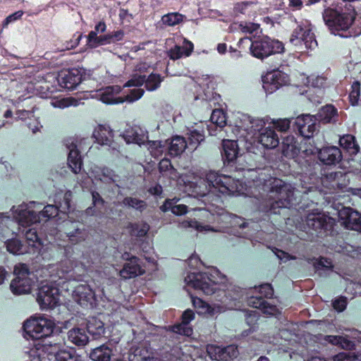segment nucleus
I'll return each instance as SVG.
<instances>
[{"label":"nucleus","instance_id":"f257e3e1","mask_svg":"<svg viewBox=\"0 0 361 361\" xmlns=\"http://www.w3.org/2000/svg\"><path fill=\"white\" fill-rule=\"evenodd\" d=\"M67 236L71 245H51L47 251L42 253V258L47 257V253L49 252V258L51 263L42 267L35 271V274L30 271L29 267L25 263H18L15 265L13 274L16 276L10 284V288L14 295H22L30 293L35 281L34 278H47L51 276L49 269H52L55 264H64L67 269H71L77 264V260L82 252L76 245L83 242L87 238L88 233L84 228H80L78 226L71 231L67 232Z\"/></svg>","mask_w":361,"mask_h":361},{"label":"nucleus","instance_id":"f03ea898","mask_svg":"<svg viewBox=\"0 0 361 361\" xmlns=\"http://www.w3.org/2000/svg\"><path fill=\"white\" fill-rule=\"evenodd\" d=\"M206 181L209 187L207 192H197L206 209L210 212L221 209L224 200L221 195H231L238 192L239 180L232 175H224L215 171L206 174Z\"/></svg>","mask_w":361,"mask_h":361},{"label":"nucleus","instance_id":"7ed1b4c3","mask_svg":"<svg viewBox=\"0 0 361 361\" xmlns=\"http://www.w3.org/2000/svg\"><path fill=\"white\" fill-rule=\"evenodd\" d=\"M257 181L262 190L267 192L270 199L274 200V202L270 204V213L280 214L279 209H289L299 204L295 195L294 188L281 179L260 173Z\"/></svg>","mask_w":361,"mask_h":361},{"label":"nucleus","instance_id":"20e7f679","mask_svg":"<svg viewBox=\"0 0 361 361\" xmlns=\"http://www.w3.org/2000/svg\"><path fill=\"white\" fill-rule=\"evenodd\" d=\"M195 312L190 309H187L180 317V322L169 326L168 329L171 334L162 338L164 345L161 348L163 353L166 354L165 357L169 360H173L181 357L183 351L178 336L188 337L193 334V329L190 322L195 319Z\"/></svg>","mask_w":361,"mask_h":361},{"label":"nucleus","instance_id":"39448f33","mask_svg":"<svg viewBox=\"0 0 361 361\" xmlns=\"http://www.w3.org/2000/svg\"><path fill=\"white\" fill-rule=\"evenodd\" d=\"M34 207L37 210L42 207V204L30 202L29 204H23L19 205L16 209L13 206L12 207L13 217L22 226H29L33 224L39 222L43 218L47 219L56 216L60 210L57 204H47L44 206L42 211L37 212L30 209Z\"/></svg>","mask_w":361,"mask_h":361},{"label":"nucleus","instance_id":"423d86ee","mask_svg":"<svg viewBox=\"0 0 361 361\" xmlns=\"http://www.w3.org/2000/svg\"><path fill=\"white\" fill-rule=\"evenodd\" d=\"M55 327L53 321L44 317L27 319L23 326L25 334L32 340L42 341V345L44 348L56 345L55 341L51 340Z\"/></svg>","mask_w":361,"mask_h":361},{"label":"nucleus","instance_id":"0eeeda50","mask_svg":"<svg viewBox=\"0 0 361 361\" xmlns=\"http://www.w3.org/2000/svg\"><path fill=\"white\" fill-rule=\"evenodd\" d=\"M241 44L245 43L250 47V54L258 59L263 60L276 54L283 53L284 44L282 42L266 36L256 40L250 37H243Z\"/></svg>","mask_w":361,"mask_h":361},{"label":"nucleus","instance_id":"6e6552de","mask_svg":"<svg viewBox=\"0 0 361 361\" xmlns=\"http://www.w3.org/2000/svg\"><path fill=\"white\" fill-rule=\"evenodd\" d=\"M219 271L217 269L208 272L191 273L188 275V283L195 289L201 290L208 295L215 293L219 290L218 276Z\"/></svg>","mask_w":361,"mask_h":361},{"label":"nucleus","instance_id":"1a4fd4ad","mask_svg":"<svg viewBox=\"0 0 361 361\" xmlns=\"http://www.w3.org/2000/svg\"><path fill=\"white\" fill-rule=\"evenodd\" d=\"M238 155L239 147L238 142L232 140H224L221 157L226 171L232 173L245 169V165L238 164Z\"/></svg>","mask_w":361,"mask_h":361},{"label":"nucleus","instance_id":"9d476101","mask_svg":"<svg viewBox=\"0 0 361 361\" xmlns=\"http://www.w3.org/2000/svg\"><path fill=\"white\" fill-rule=\"evenodd\" d=\"M305 224L310 230L316 233L317 237L328 235L335 225L333 218L324 213H309L305 218Z\"/></svg>","mask_w":361,"mask_h":361},{"label":"nucleus","instance_id":"9b49d317","mask_svg":"<svg viewBox=\"0 0 361 361\" xmlns=\"http://www.w3.org/2000/svg\"><path fill=\"white\" fill-rule=\"evenodd\" d=\"M289 42L296 47L301 48L302 45H305L307 49H313L317 46V42L310 24L300 23L293 30Z\"/></svg>","mask_w":361,"mask_h":361},{"label":"nucleus","instance_id":"f8f14e48","mask_svg":"<svg viewBox=\"0 0 361 361\" xmlns=\"http://www.w3.org/2000/svg\"><path fill=\"white\" fill-rule=\"evenodd\" d=\"M316 126L314 116L309 114L301 115L293 119L292 131L296 135L310 140L313 136Z\"/></svg>","mask_w":361,"mask_h":361},{"label":"nucleus","instance_id":"ddd939ff","mask_svg":"<svg viewBox=\"0 0 361 361\" xmlns=\"http://www.w3.org/2000/svg\"><path fill=\"white\" fill-rule=\"evenodd\" d=\"M37 301L42 310L53 309L59 303V290L52 285H43L38 289Z\"/></svg>","mask_w":361,"mask_h":361},{"label":"nucleus","instance_id":"4468645a","mask_svg":"<svg viewBox=\"0 0 361 361\" xmlns=\"http://www.w3.org/2000/svg\"><path fill=\"white\" fill-rule=\"evenodd\" d=\"M85 73L82 69L72 68L61 71L57 78L59 85L68 90H73L84 80Z\"/></svg>","mask_w":361,"mask_h":361},{"label":"nucleus","instance_id":"2eb2a0df","mask_svg":"<svg viewBox=\"0 0 361 361\" xmlns=\"http://www.w3.org/2000/svg\"><path fill=\"white\" fill-rule=\"evenodd\" d=\"M122 257L126 261L119 272L122 279H130L145 274V271L141 266V259L139 257L127 252L122 255Z\"/></svg>","mask_w":361,"mask_h":361},{"label":"nucleus","instance_id":"dca6fc26","mask_svg":"<svg viewBox=\"0 0 361 361\" xmlns=\"http://www.w3.org/2000/svg\"><path fill=\"white\" fill-rule=\"evenodd\" d=\"M338 218L345 227L361 233V213L351 207L341 206L337 208Z\"/></svg>","mask_w":361,"mask_h":361},{"label":"nucleus","instance_id":"f3484780","mask_svg":"<svg viewBox=\"0 0 361 361\" xmlns=\"http://www.w3.org/2000/svg\"><path fill=\"white\" fill-rule=\"evenodd\" d=\"M74 300L83 307H92L95 302V295L88 285L80 284L73 290Z\"/></svg>","mask_w":361,"mask_h":361},{"label":"nucleus","instance_id":"a211bd4d","mask_svg":"<svg viewBox=\"0 0 361 361\" xmlns=\"http://www.w3.org/2000/svg\"><path fill=\"white\" fill-rule=\"evenodd\" d=\"M259 131L258 142L266 149H274L279 144V138L275 130L270 127L264 129L255 128Z\"/></svg>","mask_w":361,"mask_h":361},{"label":"nucleus","instance_id":"6ab92c4d","mask_svg":"<svg viewBox=\"0 0 361 361\" xmlns=\"http://www.w3.org/2000/svg\"><path fill=\"white\" fill-rule=\"evenodd\" d=\"M286 78L287 76L281 71L269 73L264 80L263 87L267 92L272 93L286 83Z\"/></svg>","mask_w":361,"mask_h":361},{"label":"nucleus","instance_id":"aec40b11","mask_svg":"<svg viewBox=\"0 0 361 361\" xmlns=\"http://www.w3.org/2000/svg\"><path fill=\"white\" fill-rule=\"evenodd\" d=\"M343 155L341 149L334 146L326 147L320 149L319 159L325 165H336L342 159Z\"/></svg>","mask_w":361,"mask_h":361},{"label":"nucleus","instance_id":"412c9836","mask_svg":"<svg viewBox=\"0 0 361 361\" xmlns=\"http://www.w3.org/2000/svg\"><path fill=\"white\" fill-rule=\"evenodd\" d=\"M345 173L341 171L331 172L322 179L323 185L330 190H343L346 187Z\"/></svg>","mask_w":361,"mask_h":361},{"label":"nucleus","instance_id":"4be33fe9","mask_svg":"<svg viewBox=\"0 0 361 361\" xmlns=\"http://www.w3.org/2000/svg\"><path fill=\"white\" fill-rule=\"evenodd\" d=\"M121 90L119 85L107 86L98 94L99 99L106 104H121L124 102V99H122V97L118 96Z\"/></svg>","mask_w":361,"mask_h":361},{"label":"nucleus","instance_id":"5701e85b","mask_svg":"<svg viewBox=\"0 0 361 361\" xmlns=\"http://www.w3.org/2000/svg\"><path fill=\"white\" fill-rule=\"evenodd\" d=\"M35 361H82L81 357L76 353L75 350L61 349L55 353H49L47 359L39 357Z\"/></svg>","mask_w":361,"mask_h":361},{"label":"nucleus","instance_id":"b1692460","mask_svg":"<svg viewBox=\"0 0 361 361\" xmlns=\"http://www.w3.org/2000/svg\"><path fill=\"white\" fill-rule=\"evenodd\" d=\"M247 302L250 307L259 309L264 314L276 315L278 312L277 307L268 302L262 296H250L247 298Z\"/></svg>","mask_w":361,"mask_h":361},{"label":"nucleus","instance_id":"393cba45","mask_svg":"<svg viewBox=\"0 0 361 361\" xmlns=\"http://www.w3.org/2000/svg\"><path fill=\"white\" fill-rule=\"evenodd\" d=\"M300 144L294 136H287L282 141V154L289 159H294L300 154Z\"/></svg>","mask_w":361,"mask_h":361},{"label":"nucleus","instance_id":"a878e982","mask_svg":"<svg viewBox=\"0 0 361 361\" xmlns=\"http://www.w3.org/2000/svg\"><path fill=\"white\" fill-rule=\"evenodd\" d=\"M213 351V357L218 361H229L236 358L239 354L237 346L234 345L223 348L215 346Z\"/></svg>","mask_w":361,"mask_h":361},{"label":"nucleus","instance_id":"bb28decb","mask_svg":"<svg viewBox=\"0 0 361 361\" xmlns=\"http://www.w3.org/2000/svg\"><path fill=\"white\" fill-rule=\"evenodd\" d=\"M97 143L102 145L111 146L113 142L114 133L111 128L106 125H99L93 133Z\"/></svg>","mask_w":361,"mask_h":361},{"label":"nucleus","instance_id":"cd10ccee","mask_svg":"<svg viewBox=\"0 0 361 361\" xmlns=\"http://www.w3.org/2000/svg\"><path fill=\"white\" fill-rule=\"evenodd\" d=\"M179 200L180 199L177 197L166 199L163 204L160 207L161 211L163 212L171 211L176 216L185 214L188 212V207L183 204H178Z\"/></svg>","mask_w":361,"mask_h":361},{"label":"nucleus","instance_id":"c85d7f7f","mask_svg":"<svg viewBox=\"0 0 361 361\" xmlns=\"http://www.w3.org/2000/svg\"><path fill=\"white\" fill-rule=\"evenodd\" d=\"M339 144L350 154L351 159L354 160L353 157L356 156L360 152V146L355 136L350 134L344 135L340 137Z\"/></svg>","mask_w":361,"mask_h":361},{"label":"nucleus","instance_id":"c756f323","mask_svg":"<svg viewBox=\"0 0 361 361\" xmlns=\"http://www.w3.org/2000/svg\"><path fill=\"white\" fill-rule=\"evenodd\" d=\"M193 49V44L190 41L185 39L183 46L176 45L169 51V56L173 60L188 57L191 55Z\"/></svg>","mask_w":361,"mask_h":361},{"label":"nucleus","instance_id":"7c9ffc66","mask_svg":"<svg viewBox=\"0 0 361 361\" xmlns=\"http://www.w3.org/2000/svg\"><path fill=\"white\" fill-rule=\"evenodd\" d=\"M68 164L72 171L75 174L78 173L82 169V160L80 152L77 149V146L74 144H72L71 148L69 149Z\"/></svg>","mask_w":361,"mask_h":361},{"label":"nucleus","instance_id":"2f4dec72","mask_svg":"<svg viewBox=\"0 0 361 361\" xmlns=\"http://www.w3.org/2000/svg\"><path fill=\"white\" fill-rule=\"evenodd\" d=\"M86 329L94 339L99 338L105 331L103 322L95 317H90L87 319Z\"/></svg>","mask_w":361,"mask_h":361},{"label":"nucleus","instance_id":"473e14b6","mask_svg":"<svg viewBox=\"0 0 361 361\" xmlns=\"http://www.w3.org/2000/svg\"><path fill=\"white\" fill-rule=\"evenodd\" d=\"M68 340L78 346H84L89 341L85 330L82 328H73L68 333Z\"/></svg>","mask_w":361,"mask_h":361},{"label":"nucleus","instance_id":"72a5a7b5","mask_svg":"<svg viewBox=\"0 0 361 361\" xmlns=\"http://www.w3.org/2000/svg\"><path fill=\"white\" fill-rule=\"evenodd\" d=\"M112 355V349L104 344L93 349L90 357L93 361H110Z\"/></svg>","mask_w":361,"mask_h":361},{"label":"nucleus","instance_id":"f704fd0d","mask_svg":"<svg viewBox=\"0 0 361 361\" xmlns=\"http://www.w3.org/2000/svg\"><path fill=\"white\" fill-rule=\"evenodd\" d=\"M187 142L183 137L176 136L172 138L168 147V154L171 157L180 155L185 149Z\"/></svg>","mask_w":361,"mask_h":361},{"label":"nucleus","instance_id":"c9c22d12","mask_svg":"<svg viewBox=\"0 0 361 361\" xmlns=\"http://www.w3.org/2000/svg\"><path fill=\"white\" fill-rule=\"evenodd\" d=\"M125 136L127 142L137 144L140 146L143 145L148 137L142 132L140 128H132L130 130H127L126 131Z\"/></svg>","mask_w":361,"mask_h":361},{"label":"nucleus","instance_id":"e433bc0d","mask_svg":"<svg viewBox=\"0 0 361 361\" xmlns=\"http://www.w3.org/2000/svg\"><path fill=\"white\" fill-rule=\"evenodd\" d=\"M92 207H90L86 209L87 214L97 216L102 213V209L104 207V200L97 191L92 192Z\"/></svg>","mask_w":361,"mask_h":361},{"label":"nucleus","instance_id":"4c0bfd02","mask_svg":"<svg viewBox=\"0 0 361 361\" xmlns=\"http://www.w3.org/2000/svg\"><path fill=\"white\" fill-rule=\"evenodd\" d=\"M163 80L164 77L159 73H152L147 77L146 76V81L145 82V88L149 92L154 91L160 87Z\"/></svg>","mask_w":361,"mask_h":361},{"label":"nucleus","instance_id":"58836bf2","mask_svg":"<svg viewBox=\"0 0 361 361\" xmlns=\"http://www.w3.org/2000/svg\"><path fill=\"white\" fill-rule=\"evenodd\" d=\"M204 138L205 135L203 130L194 129L188 133L187 145L192 149H196L201 142L204 141Z\"/></svg>","mask_w":361,"mask_h":361},{"label":"nucleus","instance_id":"ea45409f","mask_svg":"<svg viewBox=\"0 0 361 361\" xmlns=\"http://www.w3.org/2000/svg\"><path fill=\"white\" fill-rule=\"evenodd\" d=\"M336 114L337 109L333 105H326L319 113V120L323 123H329Z\"/></svg>","mask_w":361,"mask_h":361},{"label":"nucleus","instance_id":"a19ab883","mask_svg":"<svg viewBox=\"0 0 361 361\" xmlns=\"http://www.w3.org/2000/svg\"><path fill=\"white\" fill-rule=\"evenodd\" d=\"M210 121L212 124L215 125L216 127L221 128L224 127L226 123V114L221 109H214L210 116Z\"/></svg>","mask_w":361,"mask_h":361},{"label":"nucleus","instance_id":"79ce46f5","mask_svg":"<svg viewBox=\"0 0 361 361\" xmlns=\"http://www.w3.org/2000/svg\"><path fill=\"white\" fill-rule=\"evenodd\" d=\"M125 32L123 30H118L107 34L103 35L104 45L114 44L122 41L124 38Z\"/></svg>","mask_w":361,"mask_h":361},{"label":"nucleus","instance_id":"37998d69","mask_svg":"<svg viewBox=\"0 0 361 361\" xmlns=\"http://www.w3.org/2000/svg\"><path fill=\"white\" fill-rule=\"evenodd\" d=\"M86 46L90 49H94L100 46H104L103 35H98L94 32H90L86 36Z\"/></svg>","mask_w":361,"mask_h":361},{"label":"nucleus","instance_id":"c03bdc74","mask_svg":"<svg viewBox=\"0 0 361 361\" xmlns=\"http://www.w3.org/2000/svg\"><path fill=\"white\" fill-rule=\"evenodd\" d=\"M7 251L13 255H21L23 253L22 242L16 238H11L6 242Z\"/></svg>","mask_w":361,"mask_h":361},{"label":"nucleus","instance_id":"a18cd8bd","mask_svg":"<svg viewBox=\"0 0 361 361\" xmlns=\"http://www.w3.org/2000/svg\"><path fill=\"white\" fill-rule=\"evenodd\" d=\"M125 206L132 207L140 212H142L147 207V204L144 200H141L133 197H126L123 200Z\"/></svg>","mask_w":361,"mask_h":361},{"label":"nucleus","instance_id":"49530a36","mask_svg":"<svg viewBox=\"0 0 361 361\" xmlns=\"http://www.w3.org/2000/svg\"><path fill=\"white\" fill-rule=\"evenodd\" d=\"M361 84L356 80L353 82L349 93L350 102L353 106L357 105L360 97Z\"/></svg>","mask_w":361,"mask_h":361},{"label":"nucleus","instance_id":"de8ad7c7","mask_svg":"<svg viewBox=\"0 0 361 361\" xmlns=\"http://www.w3.org/2000/svg\"><path fill=\"white\" fill-rule=\"evenodd\" d=\"M183 16L179 13H171L164 15L162 20L165 25L174 26L183 21Z\"/></svg>","mask_w":361,"mask_h":361},{"label":"nucleus","instance_id":"09e8293b","mask_svg":"<svg viewBox=\"0 0 361 361\" xmlns=\"http://www.w3.org/2000/svg\"><path fill=\"white\" fill-rule=\"evenodd\" d=\"M300 156L302 157H306L310 155H314L317 154L319 156V152L320 149L317 147L312 145L310 142L307 143L305 142L304 144H300Z\"/></svg>","mask_w":361,"mask_h":361},{"label":"nucleus","instance_id":"8fccbe9b","mask_svg":"<svg viewBox=\"0 0 361 361\" xmlns=\"http://www.w3.org/2000/svg\"><path fill=\"white\" fill-rule=\"evenodd\" d=\"M130 228V234L136 237L145 236L149 228L147 224H144L142 225H140L138 224H131Z\"/></svg>","mask_w":361,"mask_h":361},{"label":"nucleus","instance_id":"3c124183","mask_svg":"<svg viewBox=\"0 0 361 361\" xmlns=\"http://www.w3.org/2000/svg\"><path fill=\"white\" fill-rule=\"evenodd\" d=\"M258 295L257 296H262L264 299L271 298L274 295V288L270 283H263L258 288Z\"/></svg>","mask_w":361,"mask_h":361},{"label":"nucleus","instance_id":"603ef678","mask_svg":"<svg viewBox=\"0 0 361 361\" xmlns=\"http://www.w3.org/2000/svg\"><path fill=\"white\" fill-rule=\"evenodd\" d=\"M145 93V90L142 88L131 90L127 95L122 97L124 102H133L140 99Z\"/></svg>","mask_w":361,"mask_h":361},{"label":"nucleus","instance_id":"864d4df0","mask_svg":"<svg viewBox=\"0 0 361 361\" xmlns=\"http://www.w3.org/2000/svg\"><path fill=\"white\" fill-rule=\"evenodd\" d=\"M293 120L287 118L278 119L273 122L274 128L280 132H286L289 128L292 129Z\"/></svg>","mask_w":361,"mask_h":361},{"label":"nucleus","instance_id":"5fc2aeb1","mask_svg":"<svg viewBox=\"0 0 361 361\" xmlns=\"http://www.w3.org/2000/svg\"><path fill=\"white\" fill-rule=\"evenodd\" d=\"M146 81V75H134L132 78L128 80L124 87H140Z\"/></svg>","mask_w":361,"mask_h":361},{"label":"nucleus","instance_id":"6e6d98bb","mask_svg":"<svg viewBox=\"0 0 361 361\" xmlns=\"http://www.w3.org/2000/svg\"><path fill=\"white\" fill-rule=\"evenodd\" d=\"M192 305L197 309L200 314L209 312L210 306L200 298L194 297L192 298Z\"/></svg>","mask_w":361,"mask_h":361},{"label":"nucleus","instance_id":"4d7b16f0","mask_svg":"<svg viewBox=\"0 0 361 361\" xmlns=\"http://www.w3.org/2000/svg\"><path fill=\"white\" fill-rule=\"evenodd\" d=\"M257 321L258 315L256 311H250L246 313L245 322L250 326V331H252L254 330L255 325L257 324Z\"/></svg>","mask_w":361,"mask_h":361},{"label":"nucleus","instance_id":"13d9d810","mask_svg":"<svg viewBox=\"0 0 361 361\" xmlns=\"http://www.w3.org/2000/svg\"><path fill=\"white\" fill-rule=\"evenodd\" d=\"M25 235L27 241L30 245L32 243V245H34L35 243H38L39 245L42 243L41 240L38 236L37 230L34 228H29L27 231H26Z\"/></svg>","mask_w":361,"mask_h":361},{"label":"nucleus","instance_id":"bf43d9fd","mask_svg":"<svg viewBox=\"0 0 361 361\" xmlns=\"http://www.w3.org/2000/svg\"><path fill=\"white\" fill-rule=\"evenodd\" d=\"M23 14L24 12L21 10L16 11L12 14H10L2 22V27L6 28L10 23H14L16 20H20L23 16Z\"/></svg>","mask_w":361,"mask_h":361},{"label":"nucleus","instance_id":"052dcab7","mask_svg":"<svg viewBox=\"0 0 361 361\" xmlns=\"http://www.w3.org/2000/svg\"><path fill=\"white\" fill-rule=\"evenodd\" d=\"M148 145L153 156L162 154L164 152V145L162 144L161 141H149Z\"/></svg>","mask_w":361,"mask_h":361},{"label":"nucleus","instance_id":"680f3d73","mask_svg":"<svg viewBox=\"0 0 361 361\" xmlns=\"http://www.w3.org/2000/svg\"><path fill=\"white\" fill-rule=\"evenodd\" d=\"M83 37V34L80 32H75L72 38L69 41H66V47L67 49H75L76 47L78 46L80 44V40Z\"/></svg>","mask_w":361,"mask_h":361},{"label":"nucleus","instance_id":"e2e57ef3","mask_svg":"<svg viewBox=\"0 0 361 361\" xmlns=\"http://www.w3.org/2000/svg\"><path fill=\"white\" fill-rule=\"evenodd\" d=\"M72 198V192L71 191H67L65 192L63 198V201L59 202V204H57L61 209H63L64 211H69L71 209V202Z\"/></svg>","mask_w":361,"mask_h":361},{"label":"nucleus","instance_id":"0e129e2a","mask_svg":"<svg viewBox=\"0 0 361 361\" xmlns=\"http://www.w3.org/2000/svg\"><path fill=\"white\" fill-rule=\"evenodd\" d=\"M240 27L243 32L252 34L259 29V25L254 23H241Z\"/></svg>","mask_w":361,"mask_h":361},{"label":"nucleus","instance_id":"69168bd1","mask_svg":"<svg viewBox=\"0 0 361 361\" xmlns=\"http://www.w3.org/2000/svg\"><path fill=\"white\" fill-rule=\"evenodd\" d=\"M334 308L338 312H343L347 307V300L345 297H340L333 302Z\"/></svg>","mask_w":361,"mask_h":361},{"label":"nucleus","instance_id":"338daca9","mask_svg":"<svg viewBox=\"0 0 361 361\" xmlns=\"http://www.w3.org/2000/svg\"><path fill=\"white\" fill-rule=\"evenodd\" d=\"M339 346L343 349L351 350L355 349V344L353 341H350L348 338L342 336Z\"/></svg>","mask_w":361,"mask_h":361},{"label":"nucleus","instance_id":"774afa93","mask_svg":"<svg viewBox=\"0 0 361 361\" xmlns=\"http://www.w3.org/2000/svg\"><path fill=\"white\" fill-rule=\"evenodd\" d=\"M173 169L171 160L167 158L162 159L159 163V169L160 172H166Z\"/></svg>","mask_w":361,"mask_h":361}]
</instances>
